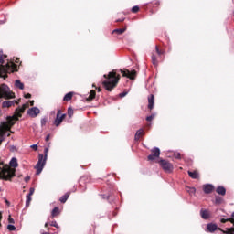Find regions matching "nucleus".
<instances>
[{"instance_id":"f257e3e1","label":"nucleus","mask_w":234,"mask_h":234,"mask_svg":"<svg viewBox=\"0 0 234 234\" xmlns=\"http://www.w3.org/2000/svg\"><path fill=\"white\" fill-rule=\"evenodd\" d=\"M25 112V108H17L15 112L14 116L8 117L6 122H3L2 126L0 127V144L5 140V135L10 136L12 125L21 118V114Z\"/></svg>"},{"instance_id":"f03ea898","label":"nucleus","mask_w":234,"mask_h":234,"mask_svg":"<svg viewBox=\"0 0 234 234\" xmlns=\"http://www.w3.org/2000/svg\"><path fill=\"white\" fill-rule=\"evenodd\" d=\"M17 70V65L14 61L5 63L3 58V51H0V78L5 80L7 78V72H15Z\"/></svg>"},{"instance_id":"7ed1b4c3","label":"nucleus","mask_w":234,"mask_h":234,"mask_svg":"<svg viewBox=\"0 0 234 234\" xmlns=\"http://www.w3.org/2000/svg\"><path fill=\"white\" fill-rule=\"evenodd\" d=\"M106 80L102 82V85L106 89V90H112L116 85H118V81H120V75H116L115 71H112L107 75H104Z\"/></svg>"},{"instance_id":"20e7f679","label":"nucleus","mask_w":234,"mask_h":234,"mask_svg":"<svg viewBox=\"0 0 234 234\" xmlns=\"http://www.w3.org/2000/svg\"><path fill=\"white\" fill-rule=\"evenodd\" d=\"M16 176V168L10 167L8 165L0 161V178L3 180H11Z\"/></svg>"},{"instance_id":"39448f33","label":"nucleus","mask_w":234,"mask_h":234,"mask_svg":"<svg viewBox=\"0 0 234 234\" xmlns=\"http://www.w3.org/2000/svg\"><path fill=\"white\" fill-rule=\"evenodd\" d=\"M48 156V147L44 149V154H38V161L37 165H35V169H37L36 175H41L46 164H47V158Z\"/></svg>"},{"instance_id":"423d86ee","label":"nucleus","mask_w":234,"mask_h":234,"mask_svg":"<svg viewBox=\"0 0 234 234\" xmlns=\"http://www.w3.org/2000/svg\"><path fill=\"white\" fill-rule=\"evenodd\" d=\"M13 100L16 98V94L10 90V87L6 84H0V99Z\"/></svg>"},{"instance_id":"0eeeda50","label":"nucleus","mask_w":234,"mask_h":234,"mask_svg":"<svg viewBox=\"0 0 234 234\" xmlns=\"http://www.w3.org/2000/svg\"><path fill=\"white\" fill-rule=\"evenodd\" d=\"M160 165L165 173H173V164L169 163L166 160H161Z\"/></svg>"},{"instance_id":"6e6552de","label":"nucleus","mask_w":234,"mask_h":234,"mask_svg":"<svg viewBox=\"0 0 234 234\" xmlns=\"http://www.w3.org/2000/svg\"><path fill=\"white\" fill-rule=\"evenodd\" d=\"M121 73L123 78H129L130 80H134L136 77V70L129 71V69H121Z\"/></svg>"},{"instance_id":"1a4fd4ad","label":"nucleus","mask_w":234,"mask_h":234,"mask_svg":"<svg viewBox=\"0 0 234 234\" xmlns=\"http://www.w3.org/2000/svg\"><path fill=\"white\" fill-rule=\"evenodd\" d=\"M65 114L61 115V110H58L57 112V117L54 121V123L56 125V127H59V125H61V122H63V120H65Z\"/></svg>"},{"instance_id":"9d476101","label":"nucleus","mask_w":234,"mask_h":234,"mask_svg":"<svg viewBox=\"0 0 234 234\" xmlns=\"http://www.w3.org/2000/svg\"><path fill=\"white\" fill-rule=\"evenodd\" d=\"M160 157V148L154 147L152 149V154L148 155V160L153 162V160H156V158Z\"/></svg>"},{"instance_id":"9b49d317","label":"nucleus","mask_w":234,"mask_h":234,"mask_svg":"<svg viewBox=\"0 0 234 234\" xmlns=\"http://www.w3.org/2000/svg\"><path fill=\"white\" fill-rule=\"evenodd\" d=\"M19 103L17 101H5L2 103L3 109H8L10 107H14V105Z\"/></svg>"},{"instance_id":"f8f14e48","label":"nucleus","mask_w":234,"mask_h":234,"mask_svg":"<svg viewBox=\"0 0 234 234\" xmlns=\"http://www.w3.org/2000/svg\"><path fill=\"white\" fill-rule=\"evenodd\" d=\"M39 112H41V111L37 107L30 108L27 112V113L29 114V116H31V118H36V116H37Z\"/></svg>"},{"instance_id":"ddd939ff","label":"nucleus","mask_w":234,"mask_h":234,"mask_svg":"<svg viewBox=\"0 0 234 234\" xmlns=\"http://www.w3.org/2000/svg\"><path fill=\"white\" fill-rule=\"evenodd\" d=\"M215 189V186L211 184H206L203 186V191L206 193V195H209L210 193H213V190Z\"/></svg>"},{"instance_id":"4468645a","label":"nucleus","mask_w":234,"mask_h":234,"mask_svg":"<svg viewBox=\"0 0 234 234\" xmlns=\"http://www.w3.org/2000/svg\"><path fill=\"white\" fill-rule=\"evenodd\" d=\"M148 109H150V111L154 109V95L153 94L148 96Z\"/></svg>"},{"instance_id":"2eb2a0df","label":"nucleus","mask_w":234,"mask_h":234,"mask_svg":"<svg viewBox=\"0 0 234 234\" xmlns=\"http://www.w3.org/2000/svg\"><path fill=\"white\" fill-rule=\"evenodd\" d=\"M207 229L209 233H213V231H217V225L213 223H208L207 225Z\"/></svg>"},{"instance_id":"dca6fc26","label":"nucleus","mask_w":234,"mask_h":234,"mask_svg":"<svg viewBox=\"0 0 234 234\" xmlns=\"http://www.w3.org/2000/svg\"><path fill=\"white\" fill-rule=\"evenodd\" d=\"M15 87L16 89H20V90H23V89H25V84H23V82H21V80H15Z\"/></svg>"},{"instance_id":"f3484780","label":"nucleus","mask_w":234,"mask_h":234,"mask_svg":"<svg viewBox=\"0 0 234 234\" xmlns=\"http://www.w3.org/2000/svg\"><path fill=\"white\" fill-rule=\"evenodd\" d=\"M200 215H201L202 218H204V220H207V218H209V211H207V210L201 209Z\"/></svg>"},{"instance_id":"a211bd4d","label":"nucleus","mask_w":234,"mask_h":234,"mask_svg":"<svg viewBox=\"0 0 234 234\" xmlns=\"http://www.w3.org/2000/svg\"><path fill=\"white\" fill-rule=\"evenodd\" d=\"M216 192L218 193V195H221L222 197H224V195H226V188L224 186H218Z\"/></svg>"},{"instance_id":"6ab92c4d","label":"nucleus","mask_w":234,"mask_h":234,"mask_svg":"<svg viewBox=\"0 0 234 234\" xmlns=\"http://www.w3.org/2000/svg\"><path fill=\"white\" fill-rule=\"evenodd\" d=\"M9 165H10V167H14V168L17 167V166L19 165L17 164V158L13 157V158L11 159V161L9 162Z\"/></svg>"},{"instance_id":"aec40b11","label":"nucleus","mask_w":234,"mask_h":234,"mask_svg":"<svg viewBox=\"0 0 234 234\" xmlns=\"http://www.w3.org/2000/svg\"><path fill=\"white\" fill-rule=\"evenodd\" d=\"M72 96H74V92H69L64 96L63 101H70V100H72Z\"/></svg>"},{"instance_id":"412c9836","label":"nucleus","mask_w":234,"mask_h":234,"mask_svg":"<svg viewBox=\"0 0 234 234\" xmlns=\"http://www.w3.org/2000/svg\"><path fill=\"white\" fill-rule=\"evenodd\" d=\"M188 175L190 176V178H193L194 180H197V178H198V172L197 171H188Z\"/></svg>"},{"instance_id":"4be33fe9","label":"nucleus","mask_w":234,"mask_h":234,"mask_svg":"<svg viewBox=\"0 0 234 234\" xmlns=\"http://www.w3.org/2000/svg\"><path fill=\"white\" fill-rule=\"evenodd\" d=\"M70 197V193H66L64 196H62L60 197V202L62 204H65V202H67V200H69V197Z\"/></svg>"},{"instance_id":"5701e85b","label":"nucleus","mask_w":234,"mask_h":234,"mask_svg":"<svg viewBox=\"0 0 234 234\" xmlns=\"http://www.w3.org/2000/svg\"><path fill=\"white\" fill-rule=\"evenodd\" d=\"M142 134H144V129H139L135 133V140H140Z\"/></svg>"},{"instance_id":"b1692460","label":"nucleus","mask_w":234,"mask_h":234,"mask_svg":"<svg viewBox=\"0 0 234 234\" xmlns=\"http://www.w3.org/2000/svg\"><path fill=\"white\" fill-rule=\"evenodd\" d=\"M95 98H96V91L90 90L88 100L91 101V100H94Z\"/></svg>"},{"instance_id":"393cba45","label":"nucleus","mask_w":234,"mask_h":234,"mask_svg":"<svg viewBox=\"0 0 234 234\" xmlns=\"http://www.w3.org/2000/svg\"><path fill=\"white\" fill-rule=\"evenodd\" d=\"M52 217H56V215H59V207H56L53 208L51 212Z\"/></svg>"},{"instance_id":"a878e982","label":"nucleus","mask_w":234,"mask_h":234,"mask_svg":"<svg viewBox=\"0 0 234 234\" xmlns=\"http://www.w3.org/2000/svg\"><path fill=\"white\" fill-rule=\"evenodd\" d=\"M30 202H32V197L27 196L26 207H28L30 206Z\"/></svg>"},{"instance_id":"bb28decb","label":"nucleus","mask_w":234,"mask_h":234,"mask_svg":"<svg viewBox=\"0 0 234 234\" xmlns=\"http://www.w3.org/2000/svg\"><path fill=\"white\" fill-rule=\"evenodd\" d=\"M125 32V29H115L112 31V34H118L119 36H122Z\"/></svg>"},{"instance_id":"cd10ccee","label":"nucleus","mask_w":234,"mask_h":234,"mask_svg":"<svg viewBox=\"0 0 234 234\" xmlns=\"http://www.w3.org/2000/svg\"><path fill=\"white\" fill-rule=\"evenodd\" d=\"M152 63L154 67H158V60H156V57L154 55L152 56Z\"/></svg>"},{"instance_id":"c85d7f7f","label":"nucleus","mask_w":234,"mask_h":234,"mask_svg":"<svg viewBox=\"0 0 234 234\" xmlns=\"http://www.w3.org/2000/svg\"><path fill=\"white\" fill-rule=\"evenodd\" d=\"M186 191H188L190 195H195V193H197V189L195 187H188Z\"/></svg>"},{"instance_id":"c756f323","label":"nucleus","mask_w":234,"mask_h":234,"mask_svg":"<svg viewBox=\"0 0 234 234\" xmlns=\"http://www.w3.org/2000/svg\"><path fill=\"white\" fill-rule=\"evenodd\" d=\"M155 116H156V114L153 113L152 115L146 117V122H153V120H154Z\"/></svg>"},{"instance_id":"7c9ffc66","label":"nucleus","mask_w":234,"mask_h":234,"mask_svg":"<svg viewBox=\"0 0 234 234\" xmlns=\"http://www.w3.org/2000/svg\"><path fill=\"white\" fill-rule=\"evenodd\" d=\"M68 115L69 116V118H72V116H74V110H72V108L68 109Z\"/></svg>"},{"instance_id":"2f4dec72","label":"nucleus","mask_w":234,"mask_h":234,"mask_svg":"<svg viewBox=\"0 0 234 234\" xmlns=\"http://www.w3.org/2000/svg\"><path fill=\"white\" fill-rule=\"evenodd\" d=\"M139 10H140V7H139L138 5H135V6H133V7L132 8V12H133V14H136V12H139Z\"/></svg>"},{"instance_id":"473e14b6","label":"nucleus","mask_w":234,"mask_h":234,"mask_svg":"<svg viewBox=\"0 0 234 234\" xmlns=\"http://www.w3.org/2000/svg\"><path fill=\"white\" fill-rule=\"evenodd\" d=\"M7 229H8L9 231H16V226H14V225H8V226H7Z\"/></svg>"},{"instance_id":"72a5a7b5","label":"nucleus","mask_w":234,"mask_h":234,"mask_svg":"<svg viewBox=\"0 0 234 234\" xmlns=\"http://www.w3.org/2000/svg\"><path fill=\"white\" fill-rule=\"evenodd\" d=\"M36 191V189H34V187H31L29 189V194L27 195V197H32V195H34V192Z\"/></svg>"},{"instance_id":"f704fd0d","label":"nucleus","mask_w":234,"mask_h":234,"mask_svg":"<svg viewBox=\"0 0 234 234\" xmlns=\"http://www.w3.org/2000/svg\"><path fill=\"white\" fill-rule=\"evenodd\" d=\"M216 204H221V202H222V197H216Z\"/></svg>"},{"instance_id":"c9c22d12","label":"nucleus","mask_w":234,"mask_h":234,"mask_svg":"<svg viewBox=\"0 0 234 234\" xmlns=\"http://www.w3.org/2000/svg\"><path fill=\"white\" fill-rule=\"evenodd\" d=\"M40 123H41L42 127L44 125H47V119H45V118L41 119Z\"/></svg>"},{"instance_id":"e433bc0d","label":"nucleus","mask_w":234,"mask_h":234,"mask_svg":"<svg viewBox=\"0 0 234 234\" xmlns=\"http://www.w3.org/2000/svg\"><path fill=\"white\" fill-rule=\"evenodd\" d=\"M155 50H156L158 56H162V54H164V52L160 51V49L157 48V46L155 47Z\"/></svg>"},{"instance_id":"4c0bfd02","label":"nucleus","mask_w":234,"mask_h":234,"mask_svg":"<svg viewBox=\"0 0 234 234\" xmlns=\"http://www.w3.org/2000/svg\"><path fill=\"white\" fill-rule=\"evenodd\" d=\"M50 226H53V228H58V222H56V221H52Z\"/></svg>"},{"instance_id":"58836bf2","label":"nucleus","mask_w":234,"mask_h":234,"mask_svg":"<svg viewBox=\"0 0 234 234\" xmlns=\"http://www.w3.org/2000/svg\"><path fill=\"white\" fill-rule=\"evenodd\" d=\"M30 148L34 149V151H37V144H32Z\"/></svg>"},{"instance_id":"ea45409f","label":"nucleus","mask_w":234,"mask_h":234,"mask_svg":"<svg viewBox=\"0 0 234 234\" xmlns=\"http://www.w3.org/2000/svg\"><path fill=\"white\" fill-rule=\"evenodd\" d=\"M119 96L121 98H125V96H127V92H122V93L119 94Z\"/></svg>"},{"instance_id":"a19ab883","label":"nucleus","mask_w":234,"mask_h":234,"mask_svg":"<svg viewBox=\"0 0 234 234\" xmlns=\"http://www.w3.org/2000/svg\"><path fill=\"white\" fill-rule=\"evenodd\" d=\"M24 98H26L27 100L32 98V95L30 93H27Z\"/></svg>"},{"instance_id":"79ce46f5","label":"nucleus","mask_w":234,"mask_h":234,"mask_svg":"<svg viewBox=\"0 0 234 234\" xmlns=\"http://www.w3.org/2000/svg\"><path fill=\"white\" fill-rule=\"evenodd\" d=\"M175 156H176V158H177V159H180V158H181L180 153H176V154H175Z\"/></svg>"},{"instance_id":"37998d69","label":"nucleus","mask_w":234,"mask_h":234,"mask_svg":"<svg viewBox=\"0 0 234 234\" xmlns=\"http://www.w3.org/2000/svg\"><path fill=\"white\" fill-rule=\"evenodd\" d=\"M30 181V176H27L25 177V182H29Z\"/></svg>"},{"instance_id":"c03bdc74","label":"nucleus","mask_w":234,"mask_h":234,"mask_svg":"<svg viewBox=\"0 0 234 234\" xmlns=\"http://www.w3.org/2000/svg\"><path fill=\"white\" fill-rule=\"evenodd\" d=\"M48 140H50V134H48V135L46 136V142H48Z\"/></svg>"},{"instance_id":"a18cd8bd","label":"nucleus","mask_w":234,"mask_h":234,"mask_svg":"<svg viewBox=\"0 0 234 234\" xmlns=\"http://www.w3.org/2000/svg\"><path fill=\"white\" fill-rule=\"evenodd\" d=\"M122 21H124L123 18H121V19L117 20V22H122Z\"/></svg>"},{"instance_id":"49530a36","label":"nucleus","mask_w":234,"mask_h":234,"mask_svg":"<svg viewBox=\"0 0 234 234\" xmlns=\"http://www.w3.org/2000/svg\"><path fill=\"white\" fill-rule=\"evenodd\" d=\"M98 92H101V89L97 88Z\"/></svg>"},{"instance_id":"de8ad7c7","label":"nucleus","mask_w":234,"mask_h":234,"mask_svg":"<svg viewBox=\"0 0 234 234\" xmlns=\"http://www.w3.org/2000/svg\"><path fill=\"white\" fill-rule=\"evenodd\" d=\"M30 103H31V106H34V101H31Z\"/></svg>"},{"instance_id":"09e8293b","label":"nucleus","mask_w":234,"mask_h":234,"mask_svg":"<svg viewBox=\"0 0 234 234\" xmlns=\"http://www.w3.org/2000/svg\"><path fill=\"white\" fill-rule=\"evenodd\" d=\"M16 63H19V58H16Z\"/></svg>"},{"instance_id":"8fccbe9b","label":"nucleus","mask_w":234,"mask_h":234,"mask_svg":"<svg viewBox=\"0 0 234 234\" xmlns=\"http://www.w3.org/2000/svg\"><path fill=\"white\" fill-rule=\"evenodd\" d=\"M48 226V223H46V224H45V228H47Z\"/></svg>"},{"instance_id":"3c124183","label":"nucleus","mask_w":234,"mask_h":234,"mask_svg":"<svg viewBox=\"0 0 234 234\" xmlns=\"http://www.w3.org/2000/svg\"><path fill=\"white\" fill-rule=\"evenodd\" d=\"M10 222H14V219H11Z\"/></svg>"},{"instance_id":"603ef678","label":"nucleus","mask_w":234,"mask_h":234,"mask_svg":"<svg viewBox=\"0 0 234 234\" xmlns=\"http://www.w3.org/2000/svg\"><path fill=\"white\" fill-rule=\"evenodd\" d=\"M92 87H96V85L93 84Z\"/></svg>"},{"instance_id":"864d4df0","label":"nucleus","mask_w":234,"mask_h":234,"mask_svg":"<svg viewBox=\"0 0 234 234\" xmlns=\"http://www.w3.org/2000/svg\"><path fill=\"white\" fill-rule=\"evenodd\" d=\"M102 198H105V196H102Z\"/></svg>"},{"instance_id":"5fc2aeb1","label":"nucleus","mask_w":234,"mask_h":234,"mask_svg":"<svg viewBox=\"0 0 234 234\" xmlns=\"http://www.w3.org/2000/svg\"><path fill=\"white\" fill-rule=\"evenodd\" d=\"M0 23H5L4 21H1Z\"/></svg>"}]
</instances>
